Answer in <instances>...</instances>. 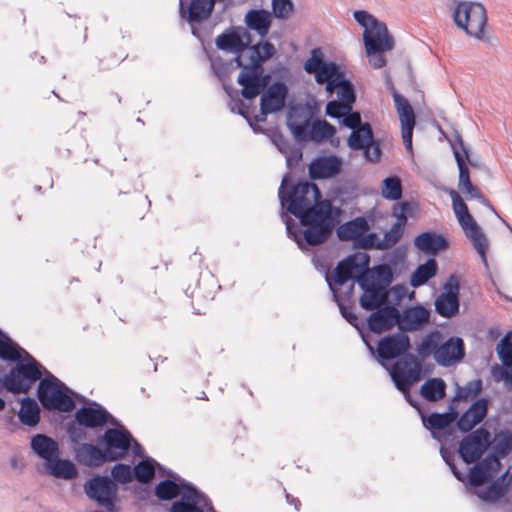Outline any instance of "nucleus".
I'll return each mask as SVG.
<instances>
[{"instance_id": "nucleus-13", "label": "nucleus", "mask_w": 512, "mask_h": 512, "mask_svg": "<svg viewBox=\"0 0 512 512\" xmlns=\"http://www.w3.org/2000/svg\"><path fill=\"white\" fill-rule=\"evenodd\" d=\"M490 444V433L483 427L478 428L460 442L458 453L467 463L478 461Z\"/></svg>"}, {"instance_id": "nucleus-33", "label": "nucleus", "mask_w": 512, "mask_h": 512, "mask_svg": "<svg viewBox=\"0 0 512 512\" xmlns=\"http://www.w3.org/2000/svg\"><path fill=\"white\" fill-rule=\"evenodd\" d=\"M337 91V97L340 102L345 103L349 106L355 102L356 96L352 83L345 78V74L338 75L334 81H329L326 86V91L332 95L334 91Z\"/></svg>"}, {"instance_id": "nucleus-18", "label": "nucleus", "mask_w": 512, "mask_h": 512, "mask_svg": "<svg viewBox=\"0 0 512 512\" xmlns=\"http://www.w3.org/2000/svg\"><path fill=\"white\" fill-rule=\"evenodd\" d=\"M75 420L79 425L85 428H99L107 423L116 425L114 417L100 404L94 403L93 406H83L75 413Z\"/></svg>"}, {"instance_id": "nucleus-49", "label": "nucleus", "mask_w": 512, "mask_h": 512, "mask_svg": "<svg viewBox=\"0 0 512 512\" xmlns=\"http://www.w3.org/2000/svg\"><path fill=\"white\" fill-rule=\"evenodd\" d=\"M404 229L392 225V227L386 231L381 241L374 242V247L380 250L388 249L394 246L402 237Z\"/></svg>"}, {"instance_id": "nucleus-21", "label": "nucleus", "mask_w": 512, "mask_h": 512, "mask_svg": "<svg viewBox=\"0 0 512 512\" xmlns=\"http://www.w3.org/2000/svg\"><path fill=\"white\" fill-rule=\"evenodd\" d=\"M465 357V343L460 337H450L442 340L436 351L435 361L443 367L451 366L462 361Z\"/></svg>"}, {"instance_id": "nucleus-41", "label": "nucleus", "mask_w": 512, "mask_h": 512, "mask_svg": "<svg viewBox=\"0 0 512 512\" xmlns=\"http://www.w3.org/2000/svg\"><path fill=\"white\" fill-rule=\"evenodd\" d=\"M362 274L371 275L372 278L370 280H372L374 283H377L378 286L383 287L386 290L393 281L392 269L386 264L378 265L373 269H369L367 266L366 271H363Z\"/></svg>"}, {"instance_id": "nucleus-54", "label": "nucleus", "mask_w": 512, "mask_h": 512, "mask_svg": "<svg viewBox=\"0 0 512 512\" xmlns=\"http://www.w3.org/2000/svg\"><path fill=\"white\" fill-rule=\"evenodd\" d=\"M111 475L115 481L122 484L129 483L134 478V472L131 466L122 463L116 464L112 468Z\"/></svg>"}, {"instance_id": "nucleus-64", "label": "nucleus", "mask_w": 512, "mask_h": 512, "mask_svg": "<svg viewBox=\"0 0 512 512\" xmlns=\"http://www.w3.org/2000/svg\"><path fill=\"white\" fill-rule=\"evenodd\" d=\"M271 141L282 154L289 153L293 146L280 132H274L271 135Z\"/></svg>"}, {"instance_id": "nucleus-53", "label": "nucleus", "mask_w": 512, "mask_h": 512, "mask_svg": "<svg viewBox=\"0 0 512 512\" xmlns=\"http://www.w3.org/2000/svg\"><path fill=\"white\" fill-rule=\"evenodd\" d=\"M327 284L330 288V290L332 291L333 293V297H334V300L335 302L338 304V307H339V310H340V313L341 315L351 324L353 325L354 327H358V317L355 313H353L352 311H350V309L348 307H346L343 303H342V300L340 298V296L338 295L337 291L335 288L332 287V284L330 282V279L329 277H327Z\"/></svg>"}, {"instance_id": "nucleus-63", "label": "nucleus", "mask_w": 512, "mask_h": 512, "mask_svg": "<svg viewBox=\"0 0 512 512\" xmlns=\"http://www.w3.org/2000/svg\"><path fill=\"white\" fill-rule=\"evenodd\" d=\"M342 123L352 129L355 130L357 128H360L361 126H364V123L361 121V116L359 112H348L345 113V115L342 118Z\"/></svg>"}, {"instance_id": "nucleus-16", "label": "nucleus", "mask_w": 512, "mask_h": 512, "mask_svg": "<svg viewBox=\"0 0 512 512\" xmlns=\"http://www.w3.org/2000/svg\"><path fill=\"white\" fill-rule=\"evenodd\" d=\"M105 454L109 462L123 458L129 451L133 438L126 430L109 428L103 435Z\"/></svg>"}, {"instance_id": "nucleus-51", "label": "nucleus", "mask_w": 512, "mask_h": 512, "mask_svg": "<svg viewBox=\"0 0 512 512\" xmlns=\"http://www.w3.org/2000/svg\"><path fill=\"white\" fill-rule=\"evenodd\" d=\"M18 357V350L12 344L11 339L0 330V358L3 360H16Z\"/></svg>"}, {"instance_id": "nucleus-10", "label": "nucleus", "mask_w": 512, "mask_h": 512, "mask_svg": "<svg viewBox=\"0 0 512 512\" xmlns=\"http://www.w3.org/2000/svg\"><path fill=\"white\" fill-rule=\"evenodd\" d=\"M84 491L90 499L108 512H118L115 504L117 487L110 478L94 476L85 483Z\"/></svg>"}, {"instance_id": "nucleus-57", "label": "nucleus", "mask_w": 512, "mask_h": 512, "mask_svg": "<svg viewBox=\"0 0 512 512\" xmlns=\"http://www.w3.org/2000/svg\"><path fill=\"white\" fill-rule=\"evenodd\" d=\"M272 10L277 18H287L293 10L291 0H272Z\"/></svg>"}, {"instance_id": "nucleus-15", "label": "nucleus", "mask_w": 512, "mask_h": 512, "mask_svg": "<svg viewBox=\"0 0 512 512\" xmlns=\"http://www.w3.org/2000/svg\"><path fill=\"white\" fill-rule=\"evenodd\" d=\"M252 38L249 31L242 26H233L216 38V46L227 52L244 53L251 46Z\"/></svg>"}, {"instance_id": "nucleus-22", "label": "nucleus", "mask_w": 512, "mask_h": 512, "mask_svg": "<svg viewBox=\"0 0 512 512\" xmlns=\"http://www.w3.org/2000/svg\"><path fill=\"white\" fill-rule=\"evenodd\" d=\"M288 88L281 81L274 82L262 94L260 99V110L262 115H268L282 110L285 106Z\"/></svg>"}, {"instance_id": "nucleus-47", "label": "nucleus", "mask_w": 512, "mask_h": 512, "mask_svg": "<svg viewBox=\"0 0 512 512\" xmlns=\"http://www.w3.org/2000/svg\"><path fill=\"white\" fill-rule=\"evenodd\" d=\"M413 210L414 205L411 202L395 203L392 208V214L396 218V222L393 225L404 229L407 224V216L411 215Z\"/></svg>"}, {"instance_id": "nucleus-30", "label": "nucleus", "mask_w": 512, "mask_h": 512, "mask_svg": "<svg viewBox=\"0 0 512 512\" xmlns=\"http://www.w3.org/2000/svg\"><path fill=\"white\" fill-rule=\"evenodd\" d=\"M450 411L445 413H431L429 416L425 417L422 415V421L425 428L432 430L431 435L434 439H441L438 436V433L435 430H443L449 427L458 417V413L453 409L452 406L449 407Z\"/></svg>"}, {"instance_id": "nucleus-27", "label": "nucleus", "mask_w": 512, "mask_h": 512, "mask_svg": "<svg viewBox=\"0 0 512 512\" xmlns=\"http://www.w3.org/2000/svg\"><path fill=\"white\" fill-rule=\"evenodd\" d=\"M414 245L426 254L436 255L439 251L448 247V241L441 234L427 231L415 237Z\"/></svg>"}, {"instance_id": "nucleus-44", "label": "nucleus", "mask_w": 512, "mask_h": 512, "mask_svg": "<svg viewBox=\"0 0 512 512\" xmlns=\"http://www.w3.org/2000/svg\"><path fill=\"white\" fill-rule=\"evenodd\" d=\"M512 449V436L505 435L496 440L493 446L494 453L487 459L493 463L495 467L500 466L499 458L505 457Z\"/></svg>"}, {"instance_id": "nucleus-31", "label": "nucleus", "mask_w": 512, "mask_h": 512, "mask_svg": "<svg viewBox=\"0 0 512 512\" xmlns=\"http://www.w3.org/2000/svg\"><path fill=\"white\" fill-rule=\"evenodd\" d=\"M44 466L46 472L57 479L73 480L78 475L74 463L68 459H61L59 456L49 462H44Z\"/></svg>"}, {"instance_id": "nucleus-56", "label": "nucleus", "mask_w": 512, "mask_h": 512, "mask_svg": "<svg viewBox=\"0 0 512 512\" xmlns=\"http://www.w3.org/2000/svg\"><path fill=\"white\" fill-rule=\"evenodd\" d=\"M351 110L352 106L336 100L329 101L326 105V114L331 118H343L345 113H348Z\"/></svg>"}, {"instance_id": "nucleus-6", "label": "nucleus", "mask_w": 512, "mask_h": 512, "mask_svg": "<svg viewBox=\"0 0 512 512\" xmlns=\"http://www.w3.org/2000/svg\"><path fill=\"white\" fill-rule=\"evenodd\" d=\"M353 17L357 23L364 28L363 40L365 49L369 53L379 51L383 47H394L393 38L389 35L385 23L379 21L372 14L364 10L354 11Z\"/></svg>"}, {"instance_id": "nucleus-59", "label": "nucleus", "mask_w": 512, "mask_h": 512, "mask_svg": "<svg viewBox=\"0 0 512 512\" xmlns=\"http://www.w3.org/2000/svg\"><path fill=\"white\" fill-rule=\"evenodd\" d=\"M497 352L501 361L512 357V332H508L498 343Z\"/></svg>"}, {"instance_id": "nucleus-23", "label": "nucleus", "mask_w": 512, "mask_h": 512, "mask_svg": "<svg viewBox=\"0 0 512 512\" xmlns=\"http://www.w3.org/2000/svg\"><path fill=\"white\" fill-rule=\"evenodd\" d=\"M398 322L399 310L391 305L377 308V311L370 314L367 318L368 328L377 334L389 331L395 325L398 326Z\"/></svg>"}, {"instance_id": "nucleus-26", "label": "nucleus", "mask_w": 512, "mask_h": 512, "mask_svg": "<svg viewBox=\"0 0 512 512\" xmlns=\"http://www.w3.org/2000/svg\"><path fill=\"white\" fill-rule=\"evenodd\" d=\"M211 0H191L188 10H184L183 2L180 1V14L190 24L201 23L208 19L213 11Z\"/></svg>"}, {"instance_id": "nucleus-52", "label": "nucleus", "mask_w": 512, "mask_h": 512, "mask_svg": "<svg viewBox=\"0 0 512 512\" xmlns=\"http://www.w3.org/2000/svg\"><path fill=\"white\" fill-rule=\"evenodd\" d=\"M454 156H455V160L457 162V166L459 169V182H458L459 190L462 189L463 187L472 188V182L470 181V176H469V169L465 163L463 156L460 154L459 151H455Z\"/></svg>"}, {"instance_id": "nucleus-29", "label": "nucleus", "mask_w": 512, "mask_h": 512, "mask_svg": "<svg viewBox=\"0 0 512 512\" xmlns=\"http://www.w3.org/2000/svg\"><path fill=\"white\" fill-rule=\"evenodd\" d=\"M75 456L81 464L89 467H98L109 461L104 450L89 443L79 444L75 448Z\"/></svg>"}, {"instance_id": "nucleus-36", "label": "nucleus", "mask_w": 512, "mask_h": 512, "mask_svg": "<svg viewBox=\"0 0 512 512\" xmlns=\"http://www.w3.org/2000/svg\"><path fill=\"white\" fill-rule=\"evenodd\" d=\"M443 340V334L439 330L430 331L417 347V353L422 359L433 355L435 358L436 351L440 347Z\"/></svg>"}, {"instance_id": "nucleus-62", "label": "nucleus", "mask_w": 512, "mask_h": 512, "mask_svg": "<svg viewBox=\"0 0 512 512\" xmlns=\"http://www.w3.org/2000/svg\"><path fill=\"white\" fill-rule=\"evenodd\" d=\"M361 150L364 152V157L369 162H377L381 156V149L377 142L373 140L371 144L363 147Z\"/></svg>"}, {"instance_id": "nucleus-61", "label": "nucleus", "mask_w": 512, "mask_h": 512, "mask_svg": "<svg viewBox=\"0 0 512 512\" xmlns=\"http://www.w3.org/2000/svg\"><path fill=\"white\" fill-rule=\"evenodd\" d=\"M393 48H382L381 50L379 51H373L371 53H369L367 50H366V53H367V56L369 57V62L371 64V66L373 68H381L383 66H385L386 64V60H385V57L383 56V53L385 51H390L392 50Z\"/></svg>"}, {"instance_id": "nucleus-14", "label": "nucleus", "mask_w": 512, "mask_h": 512, "mask_svg": "<svg viewBox=\"0 0 512 512\" xmlns=\"http://www.w3.org/2000/svg\"><path fill=\"white\" fill-rule=\"evenodd\" d=\"M444 292L435 300V311L442 317L451 318L459 312L460 284L456 275H450L443 286Z\"/></svg>"}, {"instance_id": "nucleus-39", "label": "nucleus", "mask_w": 512, "mask_h": 512, "mask_svg": "<svg viewBox=\"0 0 512 512\" xmlns=\"http://www.w3.org/2000/svg\"><path fill=\"white\" fill-rule=\"evenodd\" d=\"M183 484L189 483L184 480L180 481V483H176L169 479L163 480L156 485L155 494L160 500H172L173 498L182 495Z\"/></svg>"}, {"instance_id": "nucleus-43", "label": "nucleus", "mask_w": 512, "mask_h": 512, "mask_svg": "<svg viewBox=\"0 0 512 512\" xmlns=\"http://www.w3.org/2000/svg\"><path fill=\"white\" fill-rule=\"evenodd\" d=\"M382 196L388 200H399L402 196L401 180L397 176H390L383 180Z\"/></svg>"}, {"instance_id": "nucleus-2", "label": "nucleus", "mask_w": 512, "mask_h": 512, "mask_svg": "<svg viewBox=\"0 0 512 512\" xmlns=\"http://www.w3.org/2000/svg\"><path fill=\"white\" fill-rule=\"evenodd\" d=\"M276 50L269 41L252 45L246 52L238 54L235 62L242 68L237 82L242 86L245 99H253L264 91L270 82V75L264 74L263 63L272 58Z\"/></svg>"}, {"instance_id": "nucleus-32", "label": "nucleus", "mask_w": 512, "mask_h": 512, "mask_svg": "<svg viewBox=\"0 0 512 512\" xmlns=\"http://www.w3.org/2000/svg\"><path fill=\"white\" fill-rule=\"evenodd\" d=\"M245 24L260 37H265L270 29L271 14L264 9H251L245 15Z\"/></svg>"}, {"instance_id": "nucleus-60", "label": "nucleus", "mask_w": 512, "mask_h": 512, "mask_svg": "<svg viewBox=\"0 0 512 512\" xmlns=\"http://www.w3.org/2000/svg\"><path fill=\"white\" fill-rule=\"evenodd\" d=\"M440 454L445 461V463L450 467L453 475L460 481H463V474L457 469L454 464V453L446 449L445 447H441Z\"/></svg>"}, {"instance_id": "nucleus-4", "label": "nucleus", "mask_w": 512, "mask_h": 512, "mask_svg": "<svg viewBox=\"0 0 512 512\" xmlns=\"http://www.w3.org/2000/svg\"><path fill=\"white\" fill-rule=\"evenodd\" d=\"M455 25L467 35L484 38V30L487 25V12L483 4L472 1L459 2L452 13Z\"/></svg>"}, {"instance_id": "nucleus-42", "label": "nucleus", "mask_w": 512, "mask_h": 512, "mask_svg": "<svg viewBox=\"0 0 512 512\" xmlns=\"http://www.w3.org/2000/svg\"><path fill=\"white\" fill-rule=\"evenodd\" d=\"M401 122V134L403 144L409 153H412V136L415 127V114L414 111H410L405 114L399 115Z\"/></svg>"}, {"instance_id": "nucleus-34", "label": "nucleus", "mask_w": 512, "mask_h": 512, "mask_svg": "<svg viewBox=\"0 0 512 512\" xmlns=\"http://www.w3.org/2000/svg\"><path fill=\"white\" fill-rule=\"evenodd\" d=\"M420 393L427 401L436 402L445 396L446 384L441 378L428 379L422 384Z\"/></svg>"}, {"instance_id": "nucleus-48", "label": "nucleus", "mask_w": 512, "mask_h": 512, "mask_svg": "<svg viewBox=\"0 0 512 512\" xmlns=\"http://www.w3.org/2000/svg\"><path fill=\"white\" fill-rule=\"evenodd\" d=\"M134 478L141 483H148L155 475V468L151 460L140 461L133 469Z\"/></svg>"}, {"instance_id": "nucleus-8", "label": "nucleus", "mask_w": 512, "mask_h": 512, "mask_svg": "<svg viewBox=\"0 0 512 512\" xmlns=\"http://www.w3.org/2000/svg\"><path fill=\"white\" fill-rule=\"evenodd\" d=\"M363 340L371 354L386 369L389 368L386 365L387 361L401 358L411 347L409 336L402 332L384 336L378 341L376 349L364 337Z\"/></svg>"}, {"instance_id": "nucleus-24", "label": "nucleus", "mask_w": 512, "mask_h": 512, "mask_svg": "<svg viewBox=\"0 0 512 512\" xmlns=\"http://www.w3.org/2000/svg\"><path fill=\"white\" fill-rule=\"evenodd\" d=\"M488 402L486 399H478L465 411L457 421L459 430L469 432L479 424L487 414Z\"/></svg>"}, {"instance_id": "nucleus-9", "label": "nucleus", "mask_w": 512, "mask_h": 512, "mask_svg": "<svg viewBox=\"0 0 512 512\" xmlns=\"http://www.w3.org/2000/svg\"><path fill=\"white\" fill-rule=\"evenodd\" d=\"M387 370L396 388L405 392L414 382L419 380L421 363L414 354L407 351Z\"/></svg>"}, {"instance_id": "nucleus-40", "label": "nucleus", "mask_w": 512, "mask_h": 512, "mask_svg": "<svg viewBox=\"0 0 512 512\" xmlns=\"http://www.w3.org/2000/svg\"><path fill=\"white\" fill-rule=\"evenodd\" d=\"M496 468L487 458L480 464L472 467L469 472V482L473 486H480L491 477V470Z\"/></svg>"}, {"instance_id": "nucleus-46", "label": "nucleus", "mask_w": 512, "mask_h": 512, "mask_svg": "<svg viewBox=\"0 0 512 512\" xmlns=\"http://www.w3.org/2000/svg\"><path fill=\"white\" fill-rule=\"evenodd\" d=\"M344 73L340 71L338 65L334 62H326L316 73L315 79L319 84L328 85L329 81H334L338 75H343Z\"/></svg>"}, {"instance_id": "nucleus-19", "label": "nucleus", "mask_w": 512, "mask_h": 512, "mask_svg": "<svg viewBox=\"0 0 512 512\" xmlns=\"http://www.w3.org/2000/svg\"><path fill=\"white\" fill-rule=\"evenodd\" d=\"M182 489L180 499L173 502L169 512H204L208 498L192 484H183Z\"/></svg>"}, {"instance_id": "nucleus-3", "label": "nucleus", "mask_w": 512, "mask_h": 512, "mask_svg": "<svg viewBox=\"0 0 512 512\" xmlns=\"http://www.w3.org/2000/svg\"><path fill=\"white\" fill-rule=\"evenodd\" d=\"M19 353L16 366L3 379V386L14 394L26 393L38 380H42V366L25 350L12 342Z\"/></svg>"}, {"instance_id": "nucleus-35", "label": "nucleus", "mask_w": 512, "mask_h": 512, "mask_svg": "<svg viewBox=\"0 0 512 512\" xmlns=\"http://www.w3.org/2000/svg\"><path fill=\"white\" fill-rule=\"evenodd\" d=\"M437 273V262L435 259H428L424 264L419 265L410 277V285L414 288L424 285Z\"/></svg>"}, {"instance_id": "nucleus-1", "label": "nucleus", "mask_w": 512, "mask_h": 512, "mask_svg": "<svg viewBox=\"0 0 512 512\" xmlns=\"http://www.w3.org/2000/svg\"><path fill=\"white\" fill-rule=\"evenodd\" d=\"M288 180L289 174H286L278 190L279 201L282 209H286L300 220L298 224L286 212H281L288 237L301 249L304 248V244H323L338 224L341 211L334 208L330 200H321V193L316 184L301 182L288 187Z\"/></svg>"}, {"instance_id": "nucleus-7", "label": "nucleus", "mask_w": 512, "mask_h": 512, "mask_svg": "<svg viewBox=\"0 0 512 512\" xmlns=\"http://www.w3.org/2000/svg\"><path fill=\"white\" fill-rule=\"evenodd\" d=\"M450 196L454 212L462 229L464 230L465 235L471 240L475 250L481 256L483 262L486 263V251L488 248L487 238L482 233L476 221L470 215L468 207L461 196L454 190L450 192Z\"/></svg>"}, {"instance_id": "nucleus-25", "label": "nucleus", "mask_w": 512, "mask_h": 512, "mask_svg": "<svg viewBox=\"0 0 512 512\" xmlns=\"http://www.w3.org/2000/svg\"><path fill=\"white\" fill-rule=\"evenodd\" d=\"M341 163L336 156L321 157L309 164V175L312 179H325L340 172Z\"/></svg>"}, {"instance_id": "nucleus-38", "label": "nucleus", "mask_w": 512, "mask_h": 512, "mask_svg": "<svg viewBox=\"0 0 512 512\" xmlns=\"http://www.w3.org/2000/svg\"><path fill=\"white\" fill-rule=\"evenodd\" d=\"M373 131L369 123H364V126L352 130L351 135L348 138V146L353 150H360L367 144L373 142Z\"/></svg>"}, {"instance_id": "nucleus-45", "label": "nucleus", "mask_w": 512, "mask_h": 512, "mask_svg": "<svg viewBox=\"0 0 512 512\" xmlns=\"http://www.w3.org/2000/svg\"><path fill=\"white\" fill-rule=\"evenodd\" d=\"M335 134V128L325 120H318L312 123L310 127V139L323 141Z\"/></svg>"}, {"instance_id": "nucleus-58", "label": "nucleus", "mask_w": 512, "mask_h": 512, "mask_svg": "<svg viewBox=\"0 0 512 512\" xmlns=\"http://www.w3.org/2000/svg\"><path fill=\"white\" fill-rule=\"evenodd\" d=\"M290 130L292 131L294 137L299 141H305L310 138V125L308 121L303 123H295L290 121L288 123Z\"/></svg>"}, {"instance_id": "nucleus-55", "label": "nucleus", "mask_w": 512, "mask_h": 512, "mask_svg": "<svg viewBox=\"0 0 512 512\" xmlns=\"http://www.w3.org/2000/svg\"><path fill=\"white\" fill-rule=\"evenodd\" d=\"M501 362L503 367L495 365L492 369L494 379L496 381L505 380L507 383H512V357Z\"/></svg>"}, {"instance_id": "nucleus-11", "label": "nucleus", "mask_w": 512, "mask_h": 512, "mask_svg": "<svg viewBox=\"0 0 512 512\" xmlns=\"http://www.w3.org/2000/svg\"><path fill=\"white\" fill-rule=\"evenodd\" d=\"M369 229L367 219L359 216L341 224L337 228V236L341 241H356L360 248L370 249L374 247L377 236L375 233H367Z\"/></svg>"}, {"instance_id": "nucleus-5", "label": "nucleus", "mask_w": 512, "mask_h": 512, "mask_svg": "<svg viewBox=\"0 0 512 512\" xmlns=\"http://www.w3.org/2000/svg\"><path fill=\"white\" fill-rule=\"evenodd\" d=\"M68 388L54 375L47 372V376L40 380L37 396L42 406L47 410L70 412L74 409V400L67 394Z\"/></svg>"}, {"instance_id": "nucleus-28", "label": "nucleus", "mask_w": 512, "mask_h": 512, "mask_svg": "<svg viewBox=\"0 0 512 512\" xmlns=\"http://www.w3.org/2000/svg\"><path fill=\"white\" fill-rule=\"evenodd\" d=\"M32 451L45 462H49L59 456V445L51 437L44 434H36L31 439Z\"/></svg>"}, {"instance_id": "nucleus-37", "label": "nucleus", "mask_w": 512, "mask_h": 512, "mask_svg": "<svg viewBox=\"0 0 512 512\" xmlns=\"http://www.w3.org/2000/svg\"><path fill=\"white\" fill-rule=\"evenodd\" d=\"M20 421L27 426H35L40 421V409L32 398H24L18 413Z\"/></svg>"}, {"instance_id": "nucleus-50", "label": "nucleus", "mask_w": 512, "mask_h": 512, "mask_svg": "<svg viewBox=\"0 0 512 512\" xmlns=\"http://www.w3.org/2000/svg\"><path fill=\"white\" fill-rule=\"evenodd\" d=\"M482 389L481 380H474L468 382L464 387H457L456 395L454 399L456 400H468L477 396Z\"/></svg>"}, {"instance_id": "nucleus-17", "label": "nucleus", "mask_w": 512, "mask_h": 512, "mask_svg": "<svg viewBox=\"0 0 512 512\" xmlns=\"http://www.w3.org/2000/svg\"><path fill=\"white\" fill-rule=\"evenodd\" d=\"M371 275L362 274L357 277V283L363 290V295L360 297V305L367 311H372L379 308L387 299L388 292L383 287L377 285L372 280Z\"/></svg>"}, {"instance_id": "nucleus-12", "label": "nucleus", "mask_w": 512, "mask_h": 512, "mask_svg": "<svg viewBox=\"0 0 512 512\" xmlns=\"http://www.w3.org/2000/svg\"><path fill=\"white\" fill-rule=\"evenodd\" d=\"M369 256L366 254H353L349 255L342 261H340L334 268L331 276L328 274L332 285H344L347 281L357 279L363 271H366V267L369 265ZM334 288V286H332Z\"/></svg>"}, {"instance_id": "nucleus-20", "label": "nucleus", "mask_w": 512, "mask_h": 512, "mask_svg": "<svg viewBox=\"0 0 512 512\" xmlns=\"http://www.w3.org/2000/svg\"><path fill=\"white\" fill-rule=\"evenodd\" d=\"M429 321L430 311L421 305H415L399 312L398 328L402 333L420 331Z\"/></svg>"}]
</instances>
